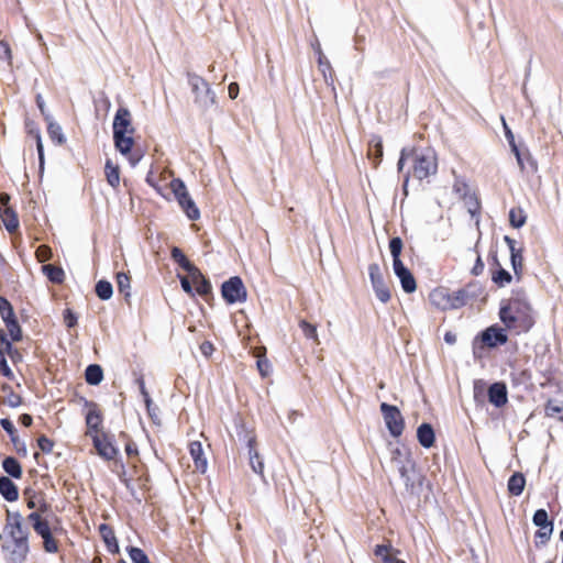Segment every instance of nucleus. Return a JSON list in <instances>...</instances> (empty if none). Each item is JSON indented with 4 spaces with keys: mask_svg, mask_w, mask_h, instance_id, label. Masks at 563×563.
<instances>
[{
    "mask_svg": "<svg viewBox=\"0 0 563 563\" xmlns=\"http://www.w3.org/2000/svg\"><path fill=\"white\" fill-rule=\"evenodd\" d=\"M257 368L263 377L267 376L269 373V362L266 358H260L257 360Z\"/></svg>",
    "mask_w": 563,
    "mask_h": 563,
    "instance_id": "nucleus-63",
    "label": "nucleus"
},
{
    "mask_svg": "<svg viewBox=\"0 0 563 563\" xmlns=\"http://www.w3.org/2000/svg\"><path fill=\"white\" fill-rule=\"evenodd\" d=\"M7 540L1 549L11 563H24L30 553V532L23 526V518L20 512L7 511L3 527Z\"/></svg>",
    "mask_w": 563,
    "mask_h": 563,
    "instance_id": "nucleus-2",
    "label": "nucleus"
},
{
    "mask_svg": "<svg viewBox=\"0 0 563 563\" xmlns=\"http://www.w3.org/2000/svg\"><path fill=\"white\" fill-rule=\"evenodd\" d=\"M190 456L194 461L195 470L205 473L207 471L208 462L205 456L203 448L200 441H191L188 445Z\"/></svg>",
    "mask_w": 563,
    "mask_h": 563,
    "instance_id": "nucleus-21",
    "label": "nucleus"
},
{
    "mask_svg": "<svg viewBox=\"0 0 563 563\" xmlns=\"http://www.w3.org/2000/svg\"><path fill=\"white\" fill-rule=\"evenodd\" d=\"M200 352L206 356V357H209L212 355L213 351H214V346L213 344L210 342V341H203L200 346Z\"/></svg>",
    "mask_w": 563,
    "mask_h": 563,
    "instance_id": "nucleus-64",
    "label": "nucleus"
},
{
    "mask_svg": "<svg viewBox=\"0 0 563 563\" xmlns=\"http://www.w3.org/2000/svg\"><path fill=\"white\" fill-rule=\"evenodd\" d=\"M188 82L191 87L192 92L196 96V101L207 102L208 100L213 101V97H210L209 84L196 74H188Z\"/></svg>",
    "mask_w": 563,
    "mask_h": 563,
    "instance_id": "nucleus-15",
    "label": "nucleus"
},
{
    "mask_svg": "<svg viewBox=\"0 0 563 563\" xmlns=\"http://www.w3.org/2000/svg\"><path fill=\"white\" fill-rule=\"evenodd\" d=\"M417 439L426 449L433 446L435 442V434L432 426L427 422L420 424L417 429Z\"/></svg>",
    "mask_w": 563,
    "mask_h": 563,
    "instance_id": "nucleus-25",
    "label": "nucleus"
},
{
    "mask_svg": "<svg viewBox=\"0 0 563 563\" xmlns=\"http://www.w3.org/2000/svg\"><path fill=\"white\" fill-rule=\"evenodd\" d=\"M90 439L92 440L93 446L101 457H103L107 461L115 459L118 450L112 444V442L110 441L106 433L97 434L95 437H91Z\"/></svg>",
    "mask_w": 563,
    "mask_h": 563,
    "instance_id": "nucleus-16",
    "label": "nucleus"
},
{
    "mask_svg": "<svg viewBox=\"0 0 563 563\" xmlns=\"http://www.w3.org/2000/svg\"><path fill=\"white\" fill-rule=\"evenodd\" d=\"M1 391L3 393L2 402L11 408H16L22 405V397L14 393L12 386L4 383L1 385Z\"/></svg>",
    "mask_w": 563,
    "mask_h": 563,
    "instance_id": "nucleus-32",
    "label": "nucleus"
},
{
    "mask_svg": "<svg viewBox=\"0 0 563 563\" xmlns=\"http://www.w3.org/2000/svg\"><path fill=\"white\" fill-rule=\"evenodd\" d=\"M400 477L404 479L407 488L413 487V482L411 481L410 473L416 471V463L412 461L409 454L405 456V462L397 465Z\"/></svg>",
    "mask_w": 563,
    "mask_h": 563,
    "instance_id": "nucleus-28",
    "label": "nucleus"
},
{
    "mask_svg": "<svg viewBox=\"0 0 563 563\" xmlns=\"http://www.w3.org/2000/svg\"><path fill=\"white\" fill-rule=\"evenodd\" d=\"M0 60L12 65V51L10 44L4 40L0 41Z\"/></svg>",
    "mask_w": 563,
    "mask_h": 563,
    "instance_id": "nucleus-55",
    "label": "nucleus"
},
{
    "mask_svg": "<svg viewBox=\"0 0 563 563\" xmlns=\"http://www.w3.org/2000/svg\"><path fill=\"white\" fill-rule=\"evenodd\" d=\"M128 553L133 563H151L146 553L140 548L130 547Z\"/></svg>",
    "mask_w": 563,
    "mask_h": 563,
    "instance_id": "nucleus-51",
    "label": "nucleus"
},
{
    "mask_svg": "<svg viewBox=\"0 0 563 563\" xmlns=\"http://www.w3.org/2000/svg\"><path fill=\"white\" fill-rule=\"evenodd\" d=\"M0 341L4 345V355L8 354L12 362H16L21 358L19 351L12 345L13 341L8 340L7 334L0 330Z\"/></svg>",
    "mask_w": 563,
    "mask_h": 563,
    "instance_id": "nucleus-43",
    "label": "nucleus"
},
{
    "mask_svg": "<svg viewBox=\"0 0 563 563\" xmlns=\"http://www.w3.org/2000/svg\"><path fill=\"white\" fill-rule=\"evenodd\" d=\"M115 280H117V285H118V290L121 294H123L125 300H129V298L131 296V292H130L131 277L128 274L120 272V273H117Z\"/></svg>",
    "mask_w": 563,
    "mask_h": 563,
    "instance_id": "nucleus-41",
    "label": "nucleus"
},
{
    "mask_svg": "<svg viewBox=\"0 0 563 563\" xmlns=\"http://www.w3.org/2000/svg\"><path fill=\"white\" fill-rule=\"evenodd\" d=\"M523 251L519 249L510 254L511 266L517 280H520L523 275Z\"/></svg>",
    "mask_w": 563,
    "mask_h": 563,
    "instance_id": "nucleus-40",
    "label": "nucleus"
},
{
    "mask_svg": "<svg viewBox=\"0 0 563 563\" xmlns=\"http://www.w3.org/2000/svg\"><path fill=\"white\" fill-rule=\"evenodd\" d=\"M85 379L89 385H99L103 379V369L99 364H90L85 371Z\"/></svg>",
    "mask_w": 563,
    "mask_h": 563,
    "instance_id": "nucleus-33",
    "label": "nucleus"
},
{
    "mask_svg": "<svg viewBox=\"0 0 563 563\" xmlns=\"http://www.w3.org/2000/svg\"><path fill=\"white\" fill-rule=\"evenodd\" d=\"M405 163H410L412 175L423 180L438 172V156L430 143H415L401 150L398 161V169L401 170Z\"/></svg>",
    "mask_w": 563,
    "mask_h": 563,
    "instance_id": "nucleus-4",
    "label": "nucleus"
},
{
    "mask_svg": "<svg viewBox=\"0 0 563 563\" xmlns=\"http://www.w3.org/2000/svg\"><path fill=\"white\" fill-rule=\"evenodd\" d=\"M499 319L506 330L516 335L527 333L533 328V309L523 289L514 290L509 298L501 300Z\"/></svg>",
    "mask_w": 563,
    "mask_h": 563,
    "instance_id": "nucleus-1",
    "label": "nucleus"
},
{
    "mask_svg": "<svg viewBox=\"0 0 563 563\" xmlns=\"http://www.w3.org/2000/svg\"><path fill=\"white\" fill-rule=\"evenodd\" d=\"M256 445H257V441H256V438L253 435L247 441L249 455H250V464H251L252 470L255 473L263 475V473H264V464L260 460V454H258V451L256 449Z\"/></svg>",
    "mask_w": 563,
    "mask_h": 563,
    "instance_id": "nucleus-26",
    "label": "nucleus"
},
{
    "mask_svg": "<svg viewBox=\"0 0 563 563\" xmlns=\"http://www.w3.org/2000/svg\"><path fill=\"white\" fill-rule=\"evenodd\" d=\"M482 292V285L476 280H472L454 291L443 286L435 287L429 292L428 298L435 309L451 311L461 309L471 301L476 300Z\"/></svg>",
    "mask_w": 563,
    "mask_h": 563,
    "instance_id": "nucleus-3",
    "label": "nucleus"
},
{
    "mask_svg": "<svg viewBox=\"0 0 563 563\" xmlns=\"http://www.w3.org/2000/svg\"><path fill=\"white\" fill-rule=\"evenodd\" d=\"M395 275L399 278L401 287L405 292L411 294L417 289V282L412 273L404 265L399 263L393 265Z\"/></svg>",
    "mask_w": 563,
    "mask_h": 563,
    "instance_id": "nucleus-18",
    "label": "nucleus"
},
{
    "mask_svg": "<svg viewBox=\"0 0 563 563\" xmlns=\"http://www.w3.org/2000/svg\"><path fill=\"white\" fill-rule=\"evenodd\" d=\"M0 374L8 379L14 378V374L7 363L4 351L2 349H0Z\"/></svg>",
    "mask_w": 563,
    "mask_h": 563,
    "instance_id": "nucleus-57",
    "label": "nucleus"
},
{
    "mask_svg": "<svg viewBox=\"0 0 563 563\" xmlns=\"http://www.w3.org/2000/svg\"><path fill=\"white\" fill-rule=\"evenodd\" d=\"M464 203V207L467 209L472 217L479 216L482 210L481 200L475 191L470 195L463 197L461 199Z\"/></svg>",
    "mask_w": 563,
    "mask_h": 563,
    "instance_id": "nucleus-37",
    "label": "nucleus"
},
{
    "mask_svg": "<svg viewBox=\"0 0 563 563\" xmlns=\"http://www.w3.org/2000/svg\"><path fill=\"white\" fill-rule=\"evenodd\" d=\"M506 328H500L497 324L490 325L484 331L481 332L474 340V350L477 347H489L494 349L499 345H504L508 341V336L506 334Z\"/></svg>",
    "mask_w": 563,
    "mask_h": 563,
    "instance_id": "nucleus-6",
    "label": "nucleus"
},
{
    "mask_svg": "<svg viewBox=\"0 0 563 563\" xmlns=\"http://www.w3.org/2000/svg\"><path fill=\"white\" fill-rule=\"evenodd\" d=\"M221 294L225 302L232 305L246 300V289L239 276L229 278L222 284Z\"/></svg>",
    "mask_w": 563,
    "mask_h": 563,
    "instance_id": "nucleus-10",
    "label": "nucleus"
},
{
    "mask_svg": "<svg viewBox=\"0 0 563 563\" xmlns=\"http://www.w3.org/2000/svg\"><path fill=\"white\" fill-rule=\"evenodd\" d=\"M4 324L11 338V341L18 342L22 339V330L18 322V319H13Z\"/></svg>",
    "mask_w": 563,
    "mask_h": 563,
    "instance_id": "nucleus-50",
    "label": "nucleus"
},
{
    "mask_svg": "<svg viewBox=\"0 0 563 563\" xmlns=\"http://www.w3.org/2000/svg\"><path fill=\"white\" fill-rule=\"evenodd\" d=\"M169 188L172 189L178 205L183 209V211L187 214L190 220H198L200 217V211L197 208L196 203L191 199L185 183L179 178H174L169 183Z\"/></svg>",
    "mask_w": 563,
    "mask_h": 563,
    "instance_id": "nucleus-5",
    "label": "nucleus"
},
{
    "mask_svg": "<svg viewBox=\"0 0 563 563\" xmlns=\"http://www.w3.org/2000/svg\"><path fill=\"white\" fill-rule=\"evenodd\" d=\"M34 531L37 536L43 537L45 533L53 532L47 519L43 518L37 525H34Z\"/></svg>",
    "mask_w": 563,
    "mask_h": 563,
    "instance_id": "nucleus-58",
    "label": "nucleus"
},
{
    "mask_svg": "<svg viewBox=\"0 0 563 563\" xmlns=\"http://www.w3.org/2000/svg\"><path fill=\"white\" fill-rule=\"evenodd\" d=\"M47 121V133L52 141H64L62 126L53 121L51 118H46Z\"/></svg>",
    "mask_w": 563,
    "mask_h": 563,
    "instance_id": "nucleus-47",
    "label": "nucleus"
},
{
    "mask_svg": "<svg viewBox=\"0 0 563 563\" xmlns=\"http://www.w3.org/2000/svg\"><path fill=\"white\" fill-rule=\"evenodd\" d=\"M84 401V406L87 408V413L85 417L86 420V435L91 438L102 432V422L103 416L102 411L99 408V405L92 400H88L86 398H81Z\"/></svg>",
    "mask_w": 563,
    "mask_h": 563,
    "instance_id": "nucleus-9",
    "label": "nucleus"
},
{
    "mask_svg": "<svg viewBox=\"0 0 563 563\" xmlns=\"http://www.w3.org/2000/svg\"><path fill=\"white\" fill-rule=\"evenodd\" d=\"M189 277L195 285L196 292L201 297H207L211 294V284L210 282L202 275L200 269L197 267L192 272H190Z\"/></svg>",
    "mask_w": 563,
    "mask_h": 563,
    "instance_id": "nucleus-23",
    "label": "nucleus"
},
{
    "mask_svg": "<svg viewBox=\"0 0 563 563\" xmlns=\"http://www.w3.org/2000/svg\"><path fill=\"white\" fill-rule=\"evenodd\" d=\"M35 257L40 263L47 262L53 257V251L51 246L46 244L40 245L35 251Z\"/></svg>",
    "mask_w": 563,
    "mask_h": 563,
    "instance_id": "nucleus-53",
    "label": "nucleus"
},
{
    "mask_svg": "<svg viewBox=\"0 0 563 563\" xmlns=\"http://www.w3.org/2000/svg\"><path fill=\"white\" fill-rule=\"evenodd\" d=\"M117 150L124 155L132 166L136 165L144 156V150L139 143H114Z\"/></svg>",
    "mask_w": 563,
    "mask_h": 563,
    "instance_id": "nucleus-20",
    "label": "nucleus"
},
{
    "mask_svg": "<svg viewBox=\"0 0 563 563\" xmlns=\"http://www.w3.org/2000/svg\"><path fill=\"white\" fill-rule=\"evenodd\" d=\"M453 191L457 195L459 199H462L474 190L471 189V187L463 179H455L453 184Z\"/></svg>",
    "mask_w": 563,
    "mask_h": 563,
    "instance_id": "nucleus-52",
    "label": "nucleus"
},
{
    "mask_svg": "<svg viewBox=\"0 0 563 563\" xmlns=\"http://www.w3.org/2000/svg\"><path fill=\"white\" fill-rule=\"evenodd\" d=\"M104 174L108 184L112 188H118L120 185V169L118 165H114L111 159L106 161Z\"/></svg>",
    "mask_w": 563,
    "mask_h": 563,
    "instance_id": "nucleus-34",
    "label": "nucleus"
},
{
    "mask_svg": "<svg viewBox=\"0 0 563 563\" xmlns=\"http://www.w3.org/2000/svg\"><path fill=\"white\" fill-rule=\"evenodd\" d=\"M2 467L5 473H8L13 478L20 479L22 477V466L20 462L13 457L8 456L2 461Z\"/></svg>",
    "mask_w": 563,
    "mask_h": 563,
    "instance_id": "nucleus-35",
    "label": "nucleus"
},
{
    "mask_svg": "<svg viewBox=\"0 0 563 563\" xmlns=\"http://www.w3.org/2000/svg\"><path fill=\"white\" fill-rule=\"evenodd\" d=\"M37 442V446L38 449L45 453V454H49L53 452V449H54V441L49 438H47L45 434H42L37 438L36 440Z\"/></svg>",
    "mask_w": 563,
    "mask_h": 563,
    "instance_id": "nucleus-54",
    "label": "nucleus"
},
{
    "mask_svg": "<svg viewBox=\"0 0 563 563\" xmlns=\"http://www.w3.org/2000/svg\"><path fill=\"white\" fill-rule=\"evenodd\" d=\"M0 494L7 501H15L19 498L18 486L7 476H0Z\"/></svg>",
    "mask_w": 563,
    "mask_h": 563,
    "instance_id": "nucleus-27",
    "label": "nucleus"
},
{
    "mask_svg": "<svg viewBox=\"0 0 563 563\" xmlns=\"http://www.w3.org/2000/svg\"><path fill=\"white\" fill-rule=\"evenodd\" d=\"M533 523L540 529L536 531V540H540V544H545L553 532V522L549 520V515L545 509H538L533 517Z\"/></svg>",
    "mask_w": 563,
    "mask_h": 563,
    "instance_id": "nucleus-12",
    "label": "nucleus"
},
{
    "mask_svg": "<svg viewBox=\"0 0 563 563\" xmlns=\"http://www.w3.org/2000/svg\"><path fill=\"white\" fill-rule=\"evenodd\" d=\"M42 272L53 284L59 285L65 280V272L60 266L45 264L42 266Z\"/></svg>",
    "mask_w": 563,
    "mask_h": 563,
    "instance_id": "nucleus-31",
    "label": "nucleus"
},
{
    "mask_svg": "<svg viewBox=\"0 0 563 563\" xmlns=\"http://www.w3.org/2000/svg\"><path fill=\"white\" fill-rule=\"evenodd\" d=\"M373 552L375 558L382 563H406L404 560L398 559L400 550L394 548L389 541L386 544H377Z\"/></svg>",
    "mask_w": 563,
    "mask_h": 563,
    "instance_id": "nucleus-17",
    "label": "nucleus"
},
{
    "mask_svg": "<svg viewBox=\"0 0 563 563\" xmlns=\"http://www.w3.org/2000/svg\"><path fill=\"white\" fill-rule=\"evenodd\" d=\"M0 426L9 434V437H13L14 433L16 432V429H15L13 422L8 418L0 419Z\"/></svg>",
    "mask_w": 563,
    "mask_h": 563,
    "instance_id": "nucleus-61",
    "label": "nucleus"
},
{
    "mask_svg": "<svg viewBox=\"0 0 563 563\" xmlns=\"http://www.w3.org/2000/svg\"><path fill=\"white\" fill-rule=\"evenodd\" d=\"M367 156L372 161L373 166L377 167L383 156L382 143H368Z\"/></svg>",
    "mask_w": 563,
    "mask_h": 563,
    "instance_id": "nucleus-45",
    "label": "nucleus"
},
{
    "mask_svg": "<svg viewBox=\"0 0 563 563\" xmlns=\"http://www.w3.org/2000/svg\"><path fill=\"white\" fill-rule=\"evenodd\" d=\"M43 539V549L47 553H57L59 550V542L53 536V532L45 533V536L41 537Z\"/></svg>",
    "mask_w": 563,
    "mask_h": 563,
    "instance_id": "nucleus-48",
    "label": "nucleus"
},
{
    "mask_svg": "<svg viewBox=\"0 0 563 563\" xmlns=\"http://www.w3.org/2000/svg\"><path fill=\"white\" fill-rule=\"evenodd\" d=\"M526 486V477L522 473H514L507 483L508 493L511 496H520Z\"/></svg>",
    "mask_w": 563,
    "mask_h": 563,
    "instance_id": "nucleus-30",
    "label": "nucleus"
},
{
    "mask_svg": "<svg viewBox=\"0 0 563 563\" xmlns=\"http://www.w3.org/2000/svg\"><path fill=\"white\" fill-rule=\"evenodd\" d=\"M23 494L29 509L40 510L41 512L49 510L51 506L46 501L44 493L25 489Z\"/></svg>",
    "mask_w": 563,
    "mask_h": 563,
    "instance_id": "nucleus-19",
    "label": "nucleus"
},
{
    "mask_svg": "<svg viewBox=\"0 0 563 563\" xmlns=\"http://www.w3.org/2000/svg\"><path fill=\"white\" fill-rule=\"evenodd\" d=\"M497 269L492 273V280L498 286L504 287L511 283L512 276L511 274L501 267L497 258L495 260Z\"/></svg>",
    "mask_w": 563,
    "mask_h": 563,
    "instance_id": "nucleus-36",
    "label": "nucleus"
},
{
    "mask_svg": "<svg viewBox=\"0 0 563 563\" xmlns=\"http://www.w3.org/2000/svg\"><path fill=\"white\" fill-rule=\"evenodd\" d=\"M125 453L129 457H135L139 455V450H137V445L135 442H133L132 440H129L126 443H125Z\"/></svg>",
    "mask_w": 563,
    "mask_h": 563,
    "instance_id": "nucleus-62",
    "label": "nucleus"
},
{
    "mask_svg": "<svg viewBox=\"0 0 563 563\" xmlns=\"http://www.w3.org/2000/svg\"><path fill=\"white\" fill-rule=\"evenodd\" d=\"M161 175L151 169L146 175V183L153 187L158 194H162L163 187L159 185Z\"/></svg>",
    "mask_w": 563,
    "mask_h": 563,
    "instance_id": "nucleus-56",
    "label": "nucleus"
},
{
    "mask_svg": "<svg viewBox=\"0 0 563 563\" xmlns=\"http://www.w3.org/2000/svg\"><path fill=\"white\" fill-rule=\"evenodd\" d=\"M523 144L525 143H519V145L516 142L510 143L511 150L515 153V155L517 157V161H518V164L520 165V167L522 169L525 168V157H523V154H522V152L520 150V146L523 145Z\"/></svg>",
    "mask_w": 563,
    "mask_h": 563,
    "instance_id": "nucleus-60",
    "label": "nucleus"
},
{
    "mask_svg": "<svg viewBox=\"0 0 563 563\" xmlns=\"http://www.w3.org/2000/svg\"><path fill=\"white\" fill-rule=\"evenodd\" d=\"M368 275L369 279L373 286V289L375 291L376 297L382 301L383 303H387L390 298V288L386 284L384 276L380 272V267L376 263H372L368 265Z\"/></svg>",
    "mask_w": 563,
    "mask_h": 563,
    "instance_id": "nucleus-11",
    "label": "nucleus"
},
{
    "mask_svg": "<svg viewBox=\"0 0 563 563\" xmlns=\"http://www.w3.org/2000/svg\"><path fill=\"white\" fill-rule=\"evenodd\" d=\"M544 416L563 423V401L549 399L544 405Z\"/></svg>",
    "mask_w": 563,
    "mask_h": 563,
    "instance_id": "nucleus-29",
    "label": "nucleus"
},
{
    "mask_svg": "<svg viewBox=\"0 0 563 563\" xmlns=\"http://www.w3.org/2000/svg\"><path fill=\"white\" fill-rule=\"evenodd\" d=\"M170 256L172 258L183 268L185 269L188 274L190 272H192L195 268H197L188 258L187 256L183 253V251L177 247V246H174L170 251Z\"/></svg>",
    "mask_w": 563,
    "mask_h": 563,
    "instance_id": "nucleus-38",
    "label": "nucleus"
},
{
    "mask_svg": "<svg viewBox=\"0 0 563 563\" xmlns=\"http://www.w3.org/2000/svg\"><path fill=\"white\" fill-rule=\"evenodd\" d=\"M99 533L107 547V550L110 553H118L119 552V543H118V540H117V537H115V533H114V530L112 529V527L107 523H101L99 526Z\"/></svg>",
    "mask_w": 563,
    "mask_h": 563,
    "instance_id": "nucleus-24",
    "label": "nucleus"
},
{
    "mask_svg": "<svg viewBox=\"0 0 563 563\" xmlns=\"http://www.w3.org/2000/svg\"><path fill=\"white\" fill-rule=\"evenodd\" d=\"M9 202V196L8 195H1L0 196V218L3 222V225L5 227L7 231L10 234H14L19 232V218L16 212L8 206Z\"/></svg>",
    "mask_w": 563,
    "mask_h": 563,
    "instance_id": "nucleus-14",
    "label": "nucleus"
},
{
    "mask_svg": "<svg viewBox=\"0 0 563 563\" xmlns=\"http://www.w3.org/2000/svg\"><path fill=\"white\" fill-rule=\"evenodd\" d=\"M95 290H96V295L101 300L110 299L113 294L112 285L108 280H99L96 284Z\"/></svg>",
    "mask_w": 563,
    "mask_h": 563,
    "instance_id": "nucleus-46",
    "label": "nucleus"
},
{
    "mask_svg": "<svg viewBox=\"0 0 563 563\" xmlns=\"http://www.w3.org/2000/svg\"><path fill=\"white\" fill-rule=\"evenodd\" d=\"M299 327L303 333V335L307 338V339H311L313 340L317 344H319V339H318V333H317V328L316 325L309 323L308 321L306 320H300L299 321Z\"/></svg>",
    "mask_w": 563,
    "mask_h": 563,
    "instance_id": "nucleus-49",
    "label": "nucleus"
},
{
    "mask_svg": "<svg viewBox=\"0 0 563 563\" xmlns=\"http://www.w3.org/2000/svg\"><path fill=\"white\" fill-rule=\"evenodd\" d=\"M64 323L67 328H74L77 324V316L70 309L64 311Z\"/></svg>",
    "mask_w": 563,
    "mask_h": 563,
    "instance_id": "nucleus-59",
    "label": "nucleus"
},
{
    "mask_svg": "<svg viewBox=\"0 0 563 563\" xmlns=\"http://www.w3.org/2000/svg\"><path fill=\"white\" fill-rule=\"evenodd\" d=\"M404 249V242L399 236L389 240V251L393 257V265L402 263L400 255Z\"/></svg>",
    "mask_w": 563,
    "mask_h": 563,
    "instance_id": "nucleus-42",
    "label": "nucleus"
},
{
    "mask_svg": "<svg viewBox=\"0 0 563 563\" xmlns=\"http://www.w3.org/2000/svg\"><path fill=\"white\" fill-rule=\"evenodd\" d=\"M379 408L389 433L394 438H399L405 430V419L400 410L387 402H382Z\"/></svg>",
    "mask_w": 563,
    "mask_h": 563,
    "instance_id": "nucleus-8",
    "label": "nucleus"
},
{
    "mask_svg": "<svg viewBox=\"0 0 563 563\" xmlns=\"http://www.w3.org/2000/svg\"><path fill=\"white\" fill-rule=\"evenodd\" d=\"M527 222V213L521 207H514L509 210V223L512 228L519 229Z\"/></svg>",
    "mask_w": 563,
    "mask_h": 563,
    "instance_id": "nucleus-39",
    "label": "nucleus"
},
{
    "mask_svg": "<svg viewBox=\"0 0 563 563\" xmlns=\"http://www.w3.org/2000/svg\"><path fill=\"white\" fill-rule=\"evenodd\" d=\"M488 400L498 408L507 404L508 393L505 383H494L489 386Z\"/></svg>",
    "mask_w": 563,
    "mask_h": 563,
    "instance_id": "nucleus-22",
    "label": "nucleus"
},
{
    "mask_svg": "<svg viewBox=\"0 0 563 563\" xmlns=\"http://www.w3.org/2000/svg\"><path fill=\"white\" fill-rule=\"evenodd\" d=\"M0 316L4 323L16 319L11 302L2 296H0Z\"/></svg>",
    "mask_w": 563,
    "mask_h": 563,
    "instance_id": "nucleus-44",
    "label": "nucleus"
},
{
    "mask_svg": "<svg viewBox=\"0 0 563 563\" xmlns=\"http://www.w3.org/2000/svg\"><path fill=\"white\" fill-rule=\"evenodd\" d=\"M551 360H552V357L549 356L548 357L549 362H544V357L536 358L533 362L536 371L542 378V380L540 382V387H542V388H545V387L552 386V385H558V382H556L558 369L553 365Z\"/></svg>",
    "mask_w": 563,
    "mask_h": 563,
    "instance_id": "nucleus-13",
    "label": "nucleus"
},
{
    "mask_svg": "<svg viewBox=\"0 0 563 563\" xmlns=\"http://www.w3.org/2000/svg\"><path fill=\"white\" fill-rule=\"evenodd\" d=\"M113 141H134L132 115L126 108H119L113 119Z\"/></svg>",
    "mask_w": 563,
    "mask_h": 563,
    "instance_id": "nucleus-7",
    "label": "nucleus"
}]
</instances>
